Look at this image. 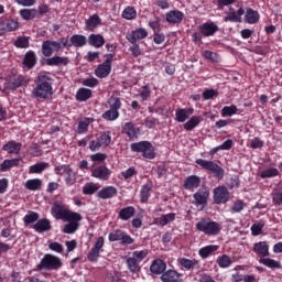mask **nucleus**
<instances>
[{
	"mask_svg": "<svg viewBox=\"0 0 282 282\" xmlns=\"http://www.w3.org/2000/svg\"><path fill=\"white\" fill-rule=\"evenodd\" d=\"M52 78L47 75H39L36 87L33 89V96L45 99L52 96Z\"/></svg>",
	"mask_w": 282,
	"mask_h": 282,
	"instance_id": "obj_1",
	"label": "nucleus"
},
{
	"mask_svg": "<svg viewBox=\"0 0 282 282\" xmlns=\"http://www.w3.org/2000/svg\"><path fill=\"white\" fill-rule=\"evenodd\" d=\"M62 47L69 50V40L67 37H61L58 41L46 40L42 43V54L50 57L54 52H61Z\"/></svg>",
	"mask_w": 282,
	"mask_h": 282,
	"instance_id": "obj_2",
	"label": "nucleus"
},
{
	"mask_svg": "<svg viewBox=\"0 0 282 282\" xmlns=\"http://www.w3.org/2000/svg\"><path fill=\"white\" fill-rule=\"evenodd\" d=\"M61 268H63V261L61 260V258L52 253H46L41 259L34 271L41 272V270H61Z\"/></svg>",
	"mask_w": 282,
	"mask_h": 282,
	"instance_id": "obj_3",
	"label": "nucleus"
},
{
	"mask_svg": "<svg viewBox=\"0 0 282 282\" xmlns=\"http://www.w3.org/2000/svg\"><path fill=\"white\" fill-rule=\"evenodd\" d=\"M196 230L198 232H204L208 237H215L221 232V225L215 220L202 218L198 223H196Z\"/></svg>",
	"mask_w": 282,
	"mask_h": 282,
	"instance_id": "obj_4",
	"label": "nucleus"
},
{
	"mask_svg": "<svg viewBox=\"0 0 282 282\" xmlns=\"http://www.w3.org/2000/svg\"><path fill=\"white\" fill-rule=\"evenodd\" d=\"M195 162L198 166H200V169L207 171L208 173H212L214 177H217L218 180H224V175H226V170L219 166V164L215 163L214 161H208L204 159H196Z\"/></svg>",
	"mask_w": 282,
	"mask_h": 282,
	"instance_id": "obj_5",
	"label": "nucleus"
},
{
	"mask_svg": "<svg viewBox=\"0 0 282 282\" xmlns=\"http://www.w3.org/2000/svg\"><path fill=\"white\" fill-rule=\"evenodd\" d=\"M130 149L133 153H142L147 160H153L155 158V148L149 141L132 143Z\"/></svg>",
	"mask_w": 282,
	"mask_h": 282,
	"instance_id": "obj_6",
	"label": "nucleus"
},
{
	"mask_svg": "<svg viewBox=\"0 0 282 282\" xmlns=\"http://www.w3.org/2000/svg\"><path fill=\"white\" fill-rule=\"evenodd\" d=\"M51 214L55 219H63L64 221L65 219H76V213L67 209V207H65V204L58 200L53 204V207L51 208Z\"/></svg>",
	"mask_w": 282,
	"mask_h": 282,
	"instance_id": "obj_7",
	"label": "nucleus"
},
{
	"mask_svg": "<svg viewBox=\"0 0 282 282\" xmlns=\"http://www.w3.org/2000/svg\"><path fill=\"white\" fill-rule=\"evenodd\" d=\"M105 61L102 64L97 66L95 69V76L97 78H107L109 74H111V63L113 62V54H106L105 55Z\"/></svg>",
	"mask_w": 282,
	"mask_h": 282,
	"instance_id": "obj_8",
	"label": "nucleus"
},
{
	"mask_svg": "<svg viewBox=\"0 0 282 282\" xmlns=\"http://www.w3.org/2000/svg\"><path fill=\"white\" fill-rule=\"evenodd\" d=\"M108 241H110L111 243L120 241L121 246H131V243H133L132 237L120 229L110 232L108 236Z\"/></svg>",
	"mask_w": 282,
	"mask_h": 282,
	"instance_id": "obj_9",
	"label": "nucleus"
},
{
	"mask_svg": "<svg viewBox=\"0 0 282 282\" xmlns=\"http://www.w3.org/2000/svg\"><path fill=\"white\" fill-rule=\"evenodd\" d=\"M105 248V237L100 236L91 248L90 252L87 254L88 261L96 263L100 259V250Z\"/></svg>",
	"mask_w": 282,
	"mask_h": 282,
	"instance_id": "obj_10",
	"label": "nucleus"
},
{
	"mask_svg": "<svg viewBox=\"0 0 282 282\" xmlns=\"http://www.w3.org/2000/svg\"><path fill=\"white\" fill-rule=\"evenodd\" d=\"M214 202L215 204H226L230 202V192L226 186H218L214 188Z\"/></svg>",
	"mask_w": 282,
	"mask_h": 282,
	"instance_id": "obj_11",
	"label": "nucleus"
},
{
	"mask_svg": "<svg viewBox=\"0 0 282 282\" xmlns=\"http://www.w3.org/2000/svg\"><path fill=\"white\" fill-rule=\"evenodd\" d=\"M64 221H68L63 228V232L65 235H74L78 228H80L79 221H83V216L76 213L75 219H65Z\"/></svg>",
	"mask_w": 282,
	"mask_h": 282,
	"instance_id": "obj_12",
	"label": "nucleus"
},
{
	"mask_svg": "<svg viewBox=\"0 0 282 282\" xmlns=\"http://www.w3.org/2000/svg\"><path fill=\"white\" fill-rule=\"evenodd\" d=\"M149 36V32H147V29H137L135 31H132L131 33H128L126 35L127 41L129 43H138V41H142V39H147Z\"/></svg>",
	"mask_w": 282,
	"mask_h": 282,
	"instance_id": "obj_13",
	"label": "nucleus"
},
{
	"mask_svg": "<svg viewBox=\"0 0 282 282\" xmlns=\"http://www.w3.org/2000/svg\"><path fill=\"white\" fill-rule=\"evenodd\" d=\"M93 177H96L97 180H101L102 182H107L109 177H111V170H109L107 166H98L91 172Z\"/></svg>",
	"mask_w": 282,
	"mask_h": 282,
	"instance_id": "obj_14",
	"label": "nucleus"
},
{
	"mask_svg": "<svg viewBox=\"0 0 282 282\" xmlns=\"http://www.w3.org/2000/svg\"><path fill=\"white\" fill-rule=\"evenodd\" d=\"M209 196H210V193L208 191L198 189L193 195L195 206H206V204H208Z\"/></svg>",
	"mask_w": 282,
	"mask_h": 282,
	"instance_id": "obj_15",
	"label": "nucleus"
},
{
	"mask_svg": "<svg viewBox=\"0 0 282 282\" xmlns=\"http://www.w3.org/2000/svg\"><path fill=\"white\" fill-rule=\"evenodd\" d=\"M116 195H118V188L115 186H106L97 192V197L99 199H112Z\"/></svg>",
	"mask_w": 282,
	"mask_h": 282,
	"instance_id": "obj_16",
	"label": "nucleus"
},
{
	"mask_svg": "<svg viewBox=\"0 0 282 282\" xmlns=\"http://www.w3.org/2000/svg\"><path fill=\"white\" fill-rule=\"evenodd\" d=\"M33 229L39 234L50 232V230H52V221L47 218H42L33 225Z\"/></svg>",
	"mask_w": 282,
	"mask_h": 282,
	"instance_id": "obj_17",
	"label": "nucleus"
},
{
	"mask_svg": "<svg viewBox=\"0 0 282 282\" xmlns=\"http://www.w3.org/2000/svg\"><path fill=\"white\" fill-rule=\"evenodd\" d=\"M246 11L243 10V8H240L237 12L235 11V9H230V12L227 13V15L224 18V21H230L231 23H241V17H243Z\"/></svg>",
	"mask_w": 282,
	"mask_h": 282,
	"instance_id": "obj_18",
	"label": "nucleus"
},
{
	"mask_svg": "<svg viewBox=\"0 0 282 282\" xmlns=\"http://www.w3.org/2000/svg\"><path fill=\"white\" fill-rule=\"evenodd\" d=\"M199 32L203 34V36H213L216 32H219V26H217L215 22L203 23L199 26Z\"/></svg>",
	"mask_w": 282,
	"mask_h": 282,
	"instance_id": "obj_19",
	"label": "nucleus"
},
{
	"mask_svg": "<svg viewBox=\"0 0 282 282\" xmlns=\"http://www.w3.org/2000/svg\"><path fill=\"white\" fill-rule=\"evenodd\" d=\"M195 113V109L193 108H180L175 111V120L176 122H184L191 118Z\"/></svg>",
	"mask_w": 282,
	"mask_h": 282,
	"instance_id": "obj_20",
	"label": "nucleus"
},
{
	"mask_svg": "<svg viewBox=\"0 0 282 282\" xmlns=\"http://www.w3.org/2000/svg\"><path fill=\"white\" fill-rule=\"evenodd\" d=\"M253 252L258 257H270V246L265 241L256 242L253 245Z\"/></svg>",
	"mask_w": 282,
	"mask_h": 282,
	"instance_id": "obj_21",
	"label": "nucleus"
},
{
	"mask_svg": "<svg viewBox=\"0 0 282 282\" xmlns=\"http://www.w3.org/2000/svg\"><path fill=\"white\" fill-rule=\"evenodd\" d=\"M200 184H202V178H199V176L191 175L185 178L183 187L186 191H193V188H199Z\"/></svg>",
	"mask_w": 282,
	"mask_h": 282,
	"instance_id": "obj_22",
	"label": "nucleus"
},
{
	"mask_svg": "<svg viewBox=\"0 0 282 282\" xmlns=\"http://www.w3.org/2000/svg\"><path fill=\"white\" fill-rule=\"evenodd\" d=\"M167 23H182L184 21V12L180 10H172L165 14Z\"/></svg>",
	"mask_w": 282,
	"mask_h": 282,
	"instance_id": "obj_23",
	"label": "nucleus"
},
{
	"mask_svg": "<svg viewBox=\"0 0 282 282\" xmlns=\"http://www.w3.org/2000/svg\"><path fill=\"white\" fill-rule=\"evenodd\" d=\"M21 147H23V144L12 140V141L7 142L2 147V151H6L7 153H10L13 155H19V153H21Z\"/></svg>",
	"mask_w": 282,
	"mask_h": 282,
	"instance_id": "obj_24",
	"label": "nucleus"
},
{
	"mask_svg": "<svg viewBox=\"0 0 282 282\" xmlns=\"http://www.w3.org/2000/svg\"><path fill=\"white\" fill-rule=\"evenodd\" d=\"M138 128H135V124L133 122H127L122 127V133H124L129 140H135L138 139Z\"/></svg>",
	"mask_w": 282,
	"mask_h": 282,
	"instance_id": "obj_25",
	"label": "nucleus"
},
{
	"mask_svg": "<svg viewBox=\"0 0 282 282\" xmlns=\"http://www.w3.org/2000/svg\"><path fill=\"white\" fill-rule=\"evenodd\" d=\"M23 83H24L23 76H12L7 78L6 88L11 90L19 89V87H21Z\"/></svg>",
	"mask_w": 282,
	"mask_h": 282,
	"instance_id": "obj_26",
	"label": "nucleus"
},
{
	"mask_svg": "<svg viewBox=\"0 0 282 282\" xmlns=\"http://www.w3.org/2000/svg\"><path fill=\"white\" fill-rule=\"evenodd\" d=\"M182 276V273L175 271V270H167L163 271L161 275V281L163 282H177L180 281V278Z\"/></svg>",
	"mask_w": 282,
	"mask_h": 282,
	"instance_id": "obj_27",
	"label": "nucleus"
},
{
	"mask_svg": "<svg viewBox=\"0 0 282 282\" xmlns=\"http://www.w3.org/2000/svg\"><path fill=\"white\" fill-rule=\"evenodd\" d=\"M133 215H135V207L128 206L119 210L118 218L121 219V221H129Z\"/></svg>",
	"mask_w": 282,
	"mask_h": 282,
	"instance_id": "obj_28",
	"label": "nucleus"
},
{
	"mask_svg": "<svg viewBox=\"0 0 282 282\" xmlns=\"http://www.w3.org/2000/svg\"><path fill=\"white\" fill-rule=\"evenodd\" d=\"M69 47L74 45V47H85L87 45V37L80 34H74L68 41Z\"/></svg>",
	"mask_w": 282,
	"mask_h": 282,
	"instance_id": "obj_29",
	"label": "nucleus"
},
{
	"mask_svg": "<svg viewBox=\"0 0 282 282\" xmlns=\"http://www.w3.org/2000/svg\"><path fill=\"white\" fill-rule=\"evenodd\" d=\"M164 270H166V262L161 259L154 260L150 267L152 274H164Z\"/></svg>",
	"mask_w": 282,
	"mask_h": 282,
	"instance_id": "obj_30",
	"label": "nucleus"
},
{
	"mask_svg": "<svg viewBox=\"0 0 282 282\" xmlns=\"http://www.w3.org/2000/svg\"><path fill=\"white\" fill-rule=\"evenodd\" d=\"M22 63L24 67H28V69H32V67L36 65V53H34L33 51L26 52Z\"/></svg>",
	"mask_w": 282,
	"mask_h": 282,
	"instance_id": "obj_31",
	"label": "nucleus"
},
{
	"mask_svg": "<svg viewBox=\"0 0 282 282\" xmlns=\"http://www.w3.org/2000/svg\"><path fill=\"white\" fill-rule=\"evenodd\" d=\"M177 263L182 265V268H185V270H193L199 268V261L197 260H191L187 258H178Z\"/></svg>",
	"mask_w": 282,
	"mask_h": 282,
	"instance_id": "obj_32",
	"label": "nucleus"
},
{
	"mask_svg": "<svg viewBox=\"0 0 282 282\" xmlns=\"http://www.w3.org/2000/svg\"><path fill=\"white\" fill-rule=\"evenodd\" d=\"M19 14L23 21H32L39 17V10L36 9H22L19 11Z\"/></svg>",
	"mask_w": 282,
	"mask_h": 282,
	"instance_id": "obj_33",
	"label": "nucleus"
},
{
	"mask_svg": "<svg viewBox=\"0 0 282 282\" xmlns=\"http://www.w3.org/2000/svg\"><path fill=\"white\" fill-rule=\"evenodd\" d=\"M102 21L100 20V17L98 14H93L87 21H86V30L89 32H94L98 25H100Z\"/></svg>",
	"mask_w": 282,
	"mask_h": 282,
	"instance_id": "obj_34",
	"label": "nucleus"
},
{
	"mask_svg": "<svg viewBox=\"0 0 282 282\" xmlns=\"http://www.w3.org/2000/svg\"><path fill=\"white\" fill-rule=\"evenodd\" d=\"M88 43L93 47H102V45H105V36L101 34H90L88 37Z\"/></svg>",
	"mask_w": 282,
	"mask_h": 282,
	"instance_id": "obj_35",
	"label": "nucleus"
},
{
	"mask_svg": "<svg viewBox=\"0 0 282 282\" xmlns=\"http://www.w3.org/2000/svg\"><path fill=\"white\" fill-rule=\"evenodd\" d=\"M245 20L247 23L254 24L259 22V12L254 11L251 8H248L246 11Z\"/></svg>",
	"mask_w": 282,
	"mask_h": 282,
	"instance_id": "obj_36",
	"label": "nucleus"
},
{
	"mask_svg": "<svg viewBox=\"0 0 282 282\" xmlns=\"http://www.w3.org/2000/svg\"><path fill=\"white\" fill-rule=\"evenodd\" d=\"M91 98V89L89 88H79L76 94V100L79 102H85Z\"/></svg>",
	"mask_w": 282,
	"mask_h": 282,
	"instance_id": "obj_37",
	"label": "nucleus"
},
{
	"mask_svg": "<svg viewBox=\"0 0 282 282\" xmlns=\"http://www.w3.org/2000/svg\"><path fill=\"white\" fill-rule=\"evenodd\" d=\"M128 270H130L133 274L140 272L141 268H140V261H138V259L130 257L126 260Z\"/></svg>",
	"mask_w": 282,
	"mask_h": 282,
	"instance_id": "obj_38",
	"label": "nucleus"
},
{
	"mask_svg": "<svg viewBox=\"0 0 282 282\" xmlns=\"http://www.w3.org/2000/svg\"><path fill=\"white\" fill-rule=\"evenodd\" d=\"M217 250H219L218 246H206L199 249L198 254L199 257H202V259H208V257H210L212 252H217Z\"/></svg>",
	"mask_w": 282,
	"mask_h": 282,
	"instance_id": "obj_39",
	"label": "nucleus"
},
{
	"mask_svg": "<svg viewBox=\"0 0 282 282\" xmlns=\"http://www.w3.org/2000/svg\"><path fill=\"white\" fill-rule=\"evenodd\" d=\"M153 188L152 183H145L140 192L141 202H149V197H151V191Z\"/></svg>",
	"mask_w": 282,
	"mask_h": 282,
	"instance_id": "obj_40",
	"label": "nucleus"
},
{
	"mask_svg": "<svg viewBox=\"0 0 282 282\" xmlns=\"http://www.w3.org/2000/svg\"><path fill=\"white\" fill-rule=\"evenodd\" d=\"M46 169H50V163H47V162H40V163L34 164V165H31L29 167V173L41 174Z\"/></svg>",
	"mask_w": 282,
	"mask_h": 282,
	"instance_id": "obj_41",
	"label": "nucleus"
},
{
	"mask_svg": "<svg viewBox=\"0 0 282 282\" xmlns=\"http://www.w3.org/2000/svg\"><path fill=\"white\" fill-rule=\"evenodd\" d=\"M1 25H6V32H14L15 30H19V21L12 18L6 19Z\"/></svg>",
	"mask_w": 282,
	"mask_h": 282,
	"instance_id": "obj_42",
	"label": "nucleus"
},
{
	"mask_svg": "<svg viewBox=\"0 0 282 282\" xmlns=\"http://www.w3.org/2000/svg\"><path fill=\"white\" fill-rule=\"evenodd\" d=\"M42 184L41 178H31L25 182V188L28 191H40Z\"/></svg>",
	"mask_w": 282,
	"mask_h": 282,
	"instance_id": "obj_43",
	"label": "nucleus"
},
{
	"mask_svg": "<svg viewBox=\"0 0 282 282\" xmlns=\"http://www.w3.org/2000/svg\"><path fill=\"white\" fill-rule=\"evenodd\" d=\"M260 263H262V265H265L267 268H271L272 270L281 269V262L271 258H262L260 259Z\"/></svg>",
	"mask_w": 282,
	"mask_h": 282,
	"instance_id": "obj_44",
	"label": "nucleus"
},
{
	"mask_svg": "<svg viewBox=\"0 0 282 282\" xmlns=\"http://www.w3.org/2000/svg\"><path fill=\"white\" fill-rule=\"evenodd\" d=\"M67 63H69V58L67 57H61V56H54V57H51L46 61V64L47 65H51V66H61V65H67Z\"/></svg>",
	"mask_w": 282,
	"mask_h": 282,
	"instance_id": "obj_45",
	"label": "nucleus"
},
{
	"mask_svg": "<svg viewBox=\"0 0 282 282\" xmlns=\"http://www.w3.org/2000/svg\"><path fill=\"white\" fill-rule=\"evenodd\" d=\"M199 122H202V117H192L187 122L184 123L185 131H193L195 127L199 126Z\"/></svg>",
	"mask_w": 282,
	"mask_h": 282,
	"instance_id": "obj_46",
	"label": "nucleus"
},
{
	"mask_svg": "<svg viewBox=\"0 0 282 282\" xmlns=\"http://www.w3.org/2000/svg\"><path fill=\"white\" fill-rule=\"evenodd\" d=\"M12 166H19V159L4 160L0 165V171L6 173L7 171H10Z\"/></svg>",
	"mask_w": 282,
	"mask_h": 282,
	"instance_id": "obj_47",
	"label": "nucleus"
},
{
	"mask_svg": "<svg viewBox=\"0 0 282 282\" xmlns=\"http://www.w3.org/2000/svg\"><path fill=\"white\" fill-rule=\"evenodd\" d=\"M101 118H104V120H108L109 122H113V120H118V118H120V111L109 109L102 113Z\"/></svg>",
	"mask_w": 282,
	"mask_h": 282,
	"instance_id": "obj_48",
	"label": "nucleus"
},
{
	"mask_svg": "<svg viewBox=\"0 0 282 282\" xmlns=\"http://www.w3.org/2000/svg\"><path fill=\"white\" fill-rule=\"evenodd\" d=\"M97 139L99 140V144L107 149L111 144V132H102Z\"/></svg>",
	"mask_w": 282,
	"mask_h": 282,
	"instance_id": "obj_49",
	"label": "nucleus"
},
{
	"mask_svg": "<svg viewBox=\"0 0 282 282\" xmlns=\"http://www.w3.org/2000/svg\"><path fill=\"white\" fill-rule=\"evenodd\" d=\"M217 263L219 268H230L232 265V260L228 254H223L218 257Z\"/></svg>",
	"mask_w": 282,
	"mask_h": 282,
	"instance_id": "obj_50",
	"label": "nucleus"
},
{
	"mask_svg": "<svg viewBox=\"0 0 282 282\" xmlns=\"http://www.w3.org/2000/svg\"><path fill=\"white\" fill-rule=\"evenodd\" d=\"M41 216L36 212H30L28 215L24 216L23 221L25 226H30V224H34L35 221H39V218Z\"/></svg>",
	"mask_w": 282,
	"mask_h": 282,
	"instance_id": "obj_51",
	"label": "nucleus"
},
{
	"mask_svg": "<svg viewBox=\"0 0 282 282\" xmlns=\"http://www.w3.org/2000/svg\"><path fill=\"white\" fill-rule=\"evenodd\" d=\"M238 109H237V106L235 105H231V106H225L223 109H221V116L223 118H226V117H232L237 113Z\"/></svg>",
	"mask_w": 282,
	"mask_h": 282,
	"instance_id": "obj_52",
	"label": "nucleus"
},
{
	"mask_svg": "<svg viewBox=\"0 0 282 282\" xmlns=\"http://www.w3.org/2000/svg\"><path fill=\"white\" fill-rule=\"evenodd\" d=\"M100 188V185L96 183H88L83 187L84 195H94L98 189Z\"/></svg>",
	"mask_w": 282,
	"mask_h": 282,
	"instance_id": "obj_53",
	"label": "nucleus"
},
{
	"mask_svg": "<svg viewBox=\"0 0 282 282\" xmlns=\"http://www.w3.org/2000/svg\"><path fill=\"white\" fill-rule=\"evenodd\" d=\"M69 173H74V170L69 165H58L55 166V174L56 175H69Z\"/></svg>",
	"mask_w": 282,
	"mask_h": 282,
	"instance_id": "obj_54",
	"label": "nucleus"
},
{
	"mask_svg": "<svg viewBox=\"0 0 282 282\" xmlns=\"http://www.w3.org/2000/svg\"><path fill=\"white\" fill-rule=\"evenodd\" d=\"M108 105L110 109H112L113 111H118L120 107H122V101L119 97L112 96L108 99Z\"/></svg>",
	"mask_w": 282,
	"mask_h": 282,
	"instance_id": "obj_55",
	"label": "nucleus"
},
{
	"mask_svg": "<svg viewBox=\"0 0 282 282\" xmlns=\"http://www.w3.org/2000/svg\"><path fill=\"white\" fill-rule=\"evenodd\" d=\"M123 19H127L128 21H131L138 17V12L133 7H127L122 12Z\"/></svg>",
	"mask_w": 282,
	"mask_h": 282,
	"instance_id": "obj_56",
	"label": "nucleus"
},
{
	"mask_svg": "<svg viewBox=\"0 0 282 282\" xmlns=\"http://www.w3.org/2000/svg\"><path fill=\"white\" fill-rule=\"evenodd\" d=\"M276 175H279V170H276L275 167H270L262 171L260 177H262V180H265L268 177H276Z\"/></svg>",
	"mask_w": 282,
	"mask_h": 282,
	"instance_id": "obj_57",
	"label": "nucleus"
},
{
	"mask_svg": "<svg viewBox=\"0 0 282 282\" xmlns=\"http://www.w3.org/2000/svg\"><path fill=\"white\" fill-rule=\"evenodd\" d=\"M171 221H175L174 213H170V214L161 216L159 224H160V226H167V224H171Z\"/></svg>",
	"mask_w": 282,
	"mask_h": 282,
	"instance_id": "obj_58",
	"label": "nucleus"
},
{
	"mask_svg": "<svg viewBox=\"0 0 282 282\" xmlns=\"http://www.w3.org/2000/svg\"><path fill=\"white\" fill-rule=\"evenodd\" d=\"M246 208V203L243 200H237L231 206V213H241Z\"/></svg>",
	"mask_w": 282,
	"mask_h": 282,
	"instance_id": "obj_59",
	"label": "nucleus"
},
{
	"mask_svg": "<svg viewBox=\"0 0 282 282\" xmlns=\"http://www.w3.org/2000/svg\"><path fill=\"white\" fill-rule=\"evenodd\" d=\"M15 47H30V40L28 37H18L14 42Z\"/></svg>",
	"mask_w": 282,
	"mask_h": 282,
	"instance_id": "obj_60",
	"label": "nucleus"
},
{
	"mask_svg": "<svg viewBox=\"0 0 282 282\" xmlns=\"http://www.w3.org/2000/svg\"><path fill=\"white\" fill-rule=\"evenodd\" d=\"M203 56L207 61H213L214 63H217V61L219 58V55H217V53H215L213 51H204L203 52Z\"/></svg>",
	"mask_w": 282,
	"mask_h": 282,
	"instance_id": "obj_61",
	"label": "nucleus"
},
{
	"mask_svg": "<svg viewBox=\"0 0 282 282\" xmlns=\"http://www.w3.org/2000/svg\"><path fill=\"white\" fill-rule=\"evenodd\" d=\"M219 94L215 89H206L203 93L204 100H212V98H215V96H218Z\"/></svg>",
	"mask_w": 282,
	"mask_h": 282,
	"instance_id": "obj_62",
	"label": "nucleus"
},
{
	"mask_svg": "<svg viewBox=\"0 0 282 282\" xmlns=\"http://www.w3.org/2000/svg\"><path fill=\"white\" fill-rule=\"evenodd\" d=\"M141 93H140V97L142 98V100H148L151 97V88H149L148 85L142 86L141 88Z\"/></svg>",
	"mask_w": 282,
	"mask_h": 282,
	"instance_id": "obj_63",
	"label": "nucleus"
},
{
	"mask_svg": "<svg viewBox=\"0 0 282 282\" xmlns=\"http://www.w3.org/2000/svg\"><path fill=\"white\" fill-rule=\"evenodd\" d=\"M263 226H265V224H263V223L253 224L251 226L252 235H254V237H257L261 232V230H263Z\"/></svg>",
	"mask_w": 282,
	"mask_h": 282,
	"instance_id": "obj_64",
	"label": "nucleus"
}]
</instances>
